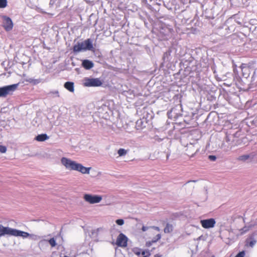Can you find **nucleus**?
<instances>
[{
	"label": "nucleus",
	"instance_id": "obj_5",
	"mask_svg": "<svg viewBox=\"0 0 257 257\" xmlns=\"http://www.w3.org/2000/svg\"><path fill=\"white\" fill-rule=\"evenodd\" d=\"M17 230L8 226H4L0 224V237L6 235L16 237Z\"/></svg>",
	"mask_w": 257,
	"mask_h": 257
},
{
	"label": "nucleus",
	"instance_id": "obj_20",
	"mask_svg": "<svg viewBox=\"0 0 257 257\" xmlns=\"http://www.w3.org/2000/svg\"><path fill=\"white\" fill-rule=\"evenodd\" d=\"M7 5V0H0V8H4Z\"/></svg>",
	"mask_w": 257,
	"mask_h": 257
},
{
	"label": "nucleus",
	"instance_id": "obj_24",
	"mask_svg": "<svg viewBox=\"0 0 257 257\" xmlns=\"http://www.w3.org/2000/svg\"><path fill=\"white\" fill-rule=\"evenodd\" d=\"M256 242V241L255 240L252 239L249 242H248V244L250 246L253 247L255 245Z\"/></svg>",
	"mask_w": 257,
	"mask_h": 257
},
{
	"label": "nucleus",
	"instance_id": "obj_13",
	"mask_svg": "<svg viewBox=\"0 0 257 257\" xmlns=\"http://www.w3.org/2000/svg\"><path fill=\"white\" fill-rule=\"evenodd\" d=\"M82 65L85 69L89 70L94 66V64L91 61L84 60L82 61Z\"/></svg>",
	"mask_w": 257,
	"mask_h": 257
},
{
	"label": "nucleus",
	"instance_id": "obj_34",
	"mask_svg": "<svg viewBox=\"0 0 257 257\" xmlns=\"http://www.w3.org/2000/svg\"><path fill=\"white\" fill-rule=\"evenodd\" d=\"M244 65H245L244 64H242V65L241 66V68L242 70H243V69L244 68H245V66H244Z\"/></svg>",
	"mask_w": 257,
	"mask_h": 257
},
{
	"label": "nucleus",
	"instance_id": "obj_26",
	"mask_svg": "<svg viewBox=\"0 0 257 257\" xmlns=\"http://www.w3.org/2000/svg\"><path fill=\"white\" fill-rule=\"evenodd\" d=\"M245 255V252L242 251L239 252L235 257H244Z\"/></svg>",
	"mask_w": 257,
	"mask_h": 257
},
{
	"label": "nucleus",
	"instance_id": "obj_3",
	"mask_svg": "<svg viewBox=\"0 0 257 257\" xmlns=\"http://www.w3.org/2000/svg\"><path fill=\"white\" fill-rule=\"evenodd\" d=\"M83 84L85 87H98L102 84V81L99 78L85 77L83 80Z\"/></svg>",
	"mask_w": 257,
	"mask_h": 257
},
{
	"label": "nucleus",
	"instance_id": "obj_1",
	"mask_svg": "<svg viewBox=\"0 0 257 257\" xmlns=\"http://www.w3.org/2000/svg\"><path fill=\"white\" fill-rule=\"evenodd\" d=\"M61 163L66 169L70 171H78L84 174H89L91 169V167H85L82 164L66 157H62L61 159Z\"/></svg>",
	"mask_w": 257,
	"mask_h": 257
},
{
	"label": "nucleus",
	"instance_id": "obj_2",
	"mask_svg": "<svg viewBox=\"0 0 257 257\" xmlns=\"http://www.w3.org/2000/svg\"><path fill=\"white\" fill-rule=\"evenodd\" d=\"M93 49L92 41L90 39H87L83 42L78 43L73 48V50L75 53L85 51L86 50H92Z\"/></svg>",
	"mask_w": 257,
	"mask_h": 257
},
{
	"label": "nucleus",
	"instance_id": "obj_30",
	"mask_svg": "<svg viewBox=\"0 0 257 257\" xmlns=\"http://www.w3.org/2000/svg\"><path fill=\"white\" fill-rule=\"evenodd\" d=\"M146 253L147 254L146 255H148V256L150 255V253H149V251H148L144 250L142 252V254L143 255H145L146 254Z\"/></svg>",
	"mask_w": 257,
	"mask_h": 257
},
{
	"label": "nucleus",
	"instance_id": "obj_23",
	"mask_svg": "<svg viewBox=\"0 0 257 257\" xmlns=\"http://www.w3.org/2000/svg\"><path fill=\"white\" fill-rule=\"evenodd\" d=\"M7 151V148L5 146L0 145V152L5 153Z\"/></svg>",
	"mask_w": 257,
	"mask_h": 257
},
{
	"label": "nucleus",
	"instance_id": "obj_8",
	"mask_svg": "<svg viewBox=\"0 0 257 257\" xmlns=\"http://www.w3.org/2000/svg\"><path fill=\"white\" fill-rule=\"evenodd\" d=\"M3 27L6 31H10L13 29L14 25L12 19L6 16H2Z\"/></svg>",
	"mask_w": 257,
	"mask_h": 257
},
{
	"label": "nucleus",
	"instance_id": "obj_12",
	"mask_svg": "<svg viewBox=\"0 0 257 257\" xmlns=\"http://www.w3.org/2000/svg\"><path fill=\"white\" fill-rule=\"evenodd\" d=\"M47 242H49V243L51 245V247H54L56 245V240L53 237L50 238L49 240L44 239V240H41L39 243V246L42 245L44 244V243H47Z\"/></svg>",
	"mask_w": 257,
	"mask_h": 257
},
{
	"label": "nucleus",
	"instance_id": "obj_17",
	"mask_svg": "<svg viewBox=\"0 0 257 257\" xmlns=\"http://www.w3.org/2000/svg\"><path fill=\"white\" fill-rule=\"evenodd\" d=\"M49 94L51 96L53 97H59V93L58 90H53L49 92Z\"/></svg>",
	"mask_w": 257,
	"mask_h": 257
},
{
	"label": "nucleus",
	"instance_id": "obj_15",
	"mask_svg": "<svg viewBox=\"0 0 257 257\" xmlns=\"http://www.w3.org/2000/svg\"><path fill=\"white\" fill-rule=\"evenodd\" d=\"M48 139L49 137L46 134L39 135L36 138V140L39 142H43Z\"/></svg>",
	"mask_w": 257,
	"mask_h": 257
},
{
	"label": "nucleus",
	"instance_id": "obj_35",
	"mask_svg": "<svg viewBox=\"0 0 257 257\" xmlns=\"http://www.w3.org/2000/svg\"><path fill=\"white\" fill-rule=\"evenodd\" d=\"M135 253L137 255H140L141 253L140 251H135Z\"/></svg>",
	"mask_w": 257,
	"mask_h": 257
},
{
	"label": "nucleus",
	"instance_id": "obj_18",
	"mask_svg": "<svg viewBox=\"0 0 257 257\" xmlns=\"http://www.w3.org/2000/svg\"><path fill=\"white\" fill-rule=\"evenodd\" d=\"M170 56V51L166 52L165 53H164V54L163 55V59L165 62L168 61L169 60Z\"/></svg>",
	"mask_w": 257,
	"mask_h": 257
},
{
	"label": "nucleus",
	"instance_id": "obj_14",
	"mask_svg": "<svg viewBox=\"0 0 257 257\" xmlns=\"http://www.w3.org/2000/svg\"><path fill=\"white\" fill-rule=\"evenodd\" d=\"M64 87L71 92H73L74 91V83L72 82H66L65 83Z\"/></svg>",
	"mask_w": 257,
	"mask_h": 257
},
{
	"label": "nucleus",
	"instance_id": "obj_9",
	"mask_svg": "<svg viewBox=\"0 0 257 257\" xmlns=\"http://www.w3.org/2000/svg\"><path fill=\"white\" fill-rule=\"evenodd\" d=\"M202 226L204 228H212L215 224V220L213 218L201 220L200 221Z\"/></svg>",
	"mask_w": 257,
	"mask_h": 257
},
{
	"label": "nucleus",
	"instance_id": "obj_16",
	"mask_svg": "<svg viewBox=\"0 0 257 257\" xmlns=\"http://www.w3.org/2000/svg\"><path fill=\"white\" fill-rule=\"evenodd\" d=\"M173 230V226L172 225L167 223L166 224V227L164 228V232L165 233H170Z\"/></svg>",
	"mask_w": 257,
	"mask_h": 257
},
{
	"label": "nucleus",
	"instance_id": "obj_28",
	"mask_svg": "<svg viewBox=\"0 0 257 257\" xmlns=\"http://www.w3.org/2000/svg\"><path fill=\"white\" fill-rule=\"evenodd\" d=\"M157 237V238L156 239H153L152 240V242H156L157 240H158L159 239H160L161 237V236L160 234H158L156 236Z\"/></svg>",
	"mask_w": 257,
	"mask_h": 257
},
{
	"label": "nucleus",
	"instance_id": "obj_4",
	"mask_svg": "<svg viewBox=\"0 0 257 257\" xmlns=\"http://www.w3.org/2000/svg\"><path fill=\"white\" fill-rule=\"evenodd\" d=\"M18 85L19 84H14L0 87V97H5L12 94L17 89Z\"/></svg>",
	"mask_w": 257,
	"mask_h": 257
},
{
	"label": "nucleus",
	"instance_id": "obj_11",
	"mask_svg": "<svg viewBox=\"0 0 257 257\" xmlns=\"http://www.w3.org/2000/svg\"><path fill=\"white\" fill-rule=\"evenodd\" d=\"M254 157V153H252L249 154H245L240 156L237 160L243 162H249L252 160Z\"/></svg>",
	"mask_w": 257,
	"mask_h": 257
},
{
	"label": "nucleus",
	"instance_id": "obj_10",
	"mask_svg": "<svg viewBox=\"0 0 257 257\" xmlns=\"http://www.w3.org/2000/svg\"><path fill=\"white\" fill-rule=\"evenodd\" d=\"M127 237L123 233H120L116 239V244L119 246L125 247L127 245Z\"/></svg>",
	"mask_w": 257,
	"mask_h": 257
},
{
	"label": "nucleus",
	"instance_id": "obj_27",
	"mask_svg": "<svg viewBox=\"0 0 257 257\" xmlns=\"http://www.w3.org/2000/svg\"><path fill=\"white\" fill-rule=\"evenodd\" d=\"M208 158L211 161H214L216 159V156H213V155H210V156H209Z\"/></svg>",
	"mask_w": 257,
	"mask_h": 257
},
{
	"label": "nucleus",
	"instance_id": "obj_21",
	"mask_svg": "<svg viewBox=\"0 0 257 257\" xmlns=\"http://www.w3.org/2000/svg\"><path fill=\"white\" fill-rule=\"evenodd\" d=\"M249 230V228L248 227L245 226L241 229L239 230V231L240 232L239 234L242 235L243 233H245Z\"/></svg>",
	"mask_w": 257,
	"mask_h": 257
},
{
	"label": "nucleus",
	"instance_id": "obj_25",
	"mask_svg": "<svg viewBox=\"0 0 257 257\" xmlns=\"http://www.w3.org/2000/svg\"><path fill=\"white\" fill-rule=\"evenodd\" d=\"M41 79H33V83L32 84L36 85L37 84H39L41 82Z\"/></svg>",
	"mask_w": 257,
	"mask_h": 257
},
{
	"label": "nucleus",
	"instance_id": "obj_29",
	"mask_svg": "<svg viewBox=\"0 0 257 257\" xmlns=\"http://www.w3.org/2000/svg\"><path fill=\"white\" fill-rule=\"evenodd\" d=\"M33 79L34 78H28L26 80V81L28 82H29L30 83H33Z\"/></svg>",
	"mask_w": 257,
	"mask_h": 257
},
{
	"label": "nucleus",
	"instance_id": "obj_32",
	"mask_svg": "<svg viewBox=\"0 0 257 257\" xmlns=\"http://www.w3.org/2000/svg\"><path fill=\"white\" fill-rule=\"evenodd\" d=\"M151 227L155 229V230H157V231H160L159 227H158L157 226H152Z\"/></svg>",
	"mask_w": 257,
	"mask_h": 257
},
{
	"label": "nucleus",
	"instance_id": "obj_19",
	"mask_svg": "<svg viewBox=\"0 0 257 257\" xmlns=\"http://www.w3.org/2000/svg\"><path fill=\"white\" fill-rule=\"evenodd\" d=\"M117 153L119 156H123L127 154V151L124 149H119Z\"/></svg>",
	"mask_w": 257,
	"mask_h": 257
},
{
	"label": "nucleus",
	"instance_id": "obj_22",
	"mask_svg": "<svg viewBox=\"0 0 257 257\" xmlns=\"http://www.w3.org/2000/svg\"><path fill=\"white\" fill-rule=\"evenodd\" d=\"M115 222L118 225H122L124 223V220L122 219H117Z\"/></svg>",
	"mask_w": 257,
	"mask_h": 257
},
{
	"label": "nucleus",
	"instance_id": "obj_7",
	"mask_svg": "<svg viewBox=\"0 0 257 257\" xmlns=\"http://www.w3.org/2000/svg\"><path fill=\"white\" fill-rule=\"evenodd\" d=\"M16 237H21L23 239L29 237L34 240H37L41 238V237L39 235L34 234H30L28 232L18 229L17 230Z\"/></svg>",
	"mask_w": 257,
	"mask_h": 257
},
{
	"label": "nucleus",
	"instance_id": "obj_33",
	"mask_svg": "<svg viewBox=\"0 0 257 257\" xmlns=\"http://www.w3.org/2000/svg\"><path fill=\"white\" fill-rule=\"evenodd\" d=\"M152 244V243L151 242H147L146 245L147 246H150Z\"/></svg>",
	"mask_w": 257,
	"mask_h": 257
},
{
	"label": "nucleus",
	"instance_id": "obj_6",
	"mask_svg": "<svg viewBox=\"0 0 257 257\" xmlns=\"http://www.w3.org/2000/svg\"><path fill=\"white\" fill-rule=\"evenodd\" d=\"M83 199L86 202L90 204H95L100 202L102 198L100 195L85 194L83 196Z\"/></svg>",
	"mask_w": 257,
	"mask_h": 257
},
{
	"label": "nucleus",
	"instance_id": "obj_31",
	"mask_svg": "<svg viewBox=\"0 0 257 257\" xmlns=\"http://www.w3.org/2000/svg\"><path fill=\"white\" fill-rule=\"evenodd\" d=\"M149 227L143 226L142 227V230L143 231H147L149 229Z\"/></svg>",
	"mask_w": 257,
	"mask_h": 257
}]
</instances>
